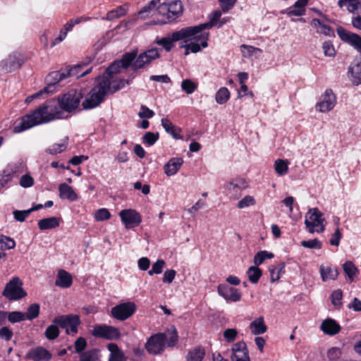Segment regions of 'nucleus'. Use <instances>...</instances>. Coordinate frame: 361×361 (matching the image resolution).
<instances>
[{
  "label": "nucleus",
  "instance_id": "obj_1",
  "mask_svg": "<svg viewBox=\"0 0 361 361\" xmlns=\"http://www.w3.org/2000/svg\"><path fill=\"white\" fill-rule=\"evenodd\" d=\"M83 93L80 90H71L57 99L47 101L30 114L20 118L13 127L14 133H20L34 126L64 118V111L71 113L79 106Z\"/></svg>",
  "mask_w": 361,
  "mask_h": 361
},
{
  "label": "nucleus",
  "instance_id": "obj_2",
  "mask_svg": "<svg viewBox=\"0 0 361 361\" xmlns=\"http://www.w3.org/2000/svg\"><path fill=\"white\" fill-rule=\"evenodd\" d=\"M124 80H121L116 85L110 87V80L108 78H98V82L87 94L82 102V106L85 109H90L99 106L104 99L108 93H114L119 89L125 86Z\"/></svg>",
  "mask_w": 361,
  "mask_h": 361
},
{
  "label": "nucleus",
  "instance_id": "obj_3",
  "mask_svg": "<svg viewBox=\"0 0 361 361\" xmlns=\"http://www.w3.org/2000/svg\"><path fill=\"white\" fill-rule=\"evenodd\" d=\"M161 49L156 47L148 49L138 54L137 49L125 54L124 62L130 66L133 71L145 68L161 56Z\"/></svg>",
  "mask_w": 361,
  "mask_h": 361
},
{
  "label": "nucleus",
  "instance_id": "obj_4",
  "mask_svg": "<svg viewBox=\"0 0 361 361\" xmlns=\"http://www.w3.org/2000/svg\"><path fill=\"white\" fill-rule=\"evenodd\" d=\"M160 18L153 20L151 25H164L174 21L183 13V4L180 0L164 1L159 4Z\"/></svg>",
  "mask_w": 361,
  "mask_h": 361
},
{
  "label": "nucleus",
  "instance_id": "obj_5",
  "mask_svg": "<svg viewBox=\"0 0 361 361\" xmlns=\"http://www.w3.org/2000/svg\"><path fill=\"white\" fill-rule=\"evenodd\" d=\"M190 27H183L179 30L173 32L168 34L166 37L159 39L158 37L154 40V43L160 45L166 51L169 52L174 47V42L180 41L185 38H190L193 36Z\"/></svg>",
  "mask_w": 361,
  "mask_h": 361
},
{
  "label": "nucleus",
  "instance_id": "obj_6",
  "mask_svg": "<svg viewBox=\"0 0 361 361\" xmlns=\"http://www.w3.org/2000/svg\"><path fill=\"white\" fill-rule=\"evenodd\" d=\"M325 219L318 208H311L305 215V224L310 233H322L325 230Z\"/></svg>",
  "mask_w": 361,
  "mask_h": 361
},
{
  "label": "nucleus",
  "instance_id": "obj_7",
  "mask_svg": "<svg viewBox=\"0 0 361 361\" xmlns=\"http://www.w3.org/2000/svg\"><path fill=\"white\" fill-rule=\"evenodd\" d=\"M184 44L180 46V48L185 49V55L187 56L191 53L196 54L200 52L202 49H204L208 46L209 34H195L192 37L185 38L182 39Z\"/></svg>",
  "mask_w": 361,
  "mask_h": 361
},
{
  "label": "nucleus",
  "instance_id": "obj_8",
  "mask_svg": "<svg viewBox=\"0 0 361 361\" xmlns=\"http://www.w3.org/2000/svg\"><path fill=\"white\" fill-rule=\"evenodd\" d=\"M3 295L9 300H20L27 295L23 288V282L17 276L13 277L5 286Z\"/></svg>",
  "mask_w": 361,
  "mask_h": 361
},
{
  "label": "nucleus",
  "instance_id": "obj_9",
  "mask_svg": "<svg viewBox=\"0 0 361 361\" xmlns=\"http://www.w3.org/2000/svg\"><path fill=\"white\" fill-rule=\"evenodd\" d=\"M53 322L66 329L68 334L74 335L78 332V326L80 324V320L78 315L68 314L55 317Z\"/></svg>",
  "mask_w": 361,
  "mask_h": 361
},
{
  "label": "nucleus",
  "instance_id": "obj_10",
  "mask_svg": "<svg viewBox=\"0 0 361 361\" xmlns=\"http://www.w3.org/2000/svg\"><path fill=\"white\" fill-rule=\"evenodd\" d=\"M137 306L134 302H121L112 307V317L119 321H125L135 312Z\"/></svg>",
  "mask_w": 361,
  "mask_h": 361
},
{
  "label": "nucleus",
  "instance_id": "obj_11",
  "mask_svg": "<svg viewBox=\"0 0 361 361\" xmlns=\"http://www.w3.org/2000/svg\"><path fill=\"white\" fill-rule=\"evenodd\" d=\"M92 334L94 337L103 338L107 340L118 339L121 336V333L118 328L102 324L95 325L92 331Z\"/></svg>",
  "mask_w": 361,
  "mask_h": 361
},
{
  "label": "nucleus",
  "instance_id": "obj_12",
  "mask_svg": "<svg viewBox=\"0 0 361 361\" xmlns=\"http://www.w3.org/2000/svg\"><path fill=\"white\" fill-rule=\"evenodd\" d=\"M336 97L331 89L325 90L320 97L319 101L317 103L316 110L325 113L331 111L336 104Z\"/></svg>",
  "mask_w": 361,
  "mask_h": 361
},
{
  "label": "nucleus",
  "instance_id": "obj_13",
  "mask_svg": "<svg viewBox=\"0 0 361 361\" xmlns=\"http://www.w3.org/2000/svg\"><path fill=\"white\" fill-rule=\"evenodd\" d=\"M119 216L126 228L137 226L142 221L140 214L135 209H123L119 212Z\"/></svg>",
  "mask_w": 361,
  "mask_h": 361
},
{
  "label": "nucleus",
  "instance_id": "obj_14",
  "mask_svg": "<svg viewBox=\"0 0 361 361\" xmlns=\"http://www.w3.org/2000/svg\"><path fill=\"white\" fill-rule=\"evenodd\" d=\"M222 13H224L222 9L216 10L212 12L209 16V22L206 23H202L195 26H190V29L193 32V35L198 34L199 32L201 34H209L208 32H205V30H209L212 28L213 26L217 25V23L219 22Z\"/></svg>",
  "mask_w": 361,
  "mask_h": 361
},
{
  "label": "nucleus",
  "instance_id": "obj_15",
  "mask_svg": "<svg viewBox=\"0 0 361 361\" xmlns=\"http://www.w3.org/2000/svg\"><path fill=\"white\" fill-rule=\"evenodd\" d=\"M165 343L164 337L161 334H157L150 336L145 344V348L149 354H161L164 350Z\"/></svg>",
  "mask_w": 361,
  "mask_h": 361
},
{
  "label": "nucleus",
  "instance_id": "obj_16",
  "mask_svg": "<svg viewBox=\"0 0 361 361\" xmlns=\"http://www.w3.org/2000/svg\"><path fill=\"white\" fill-rule=\"evenodd\" d=\"M337 34L343 42L348 43L361 53V36L356 33L347 31L342 27L337 30Z\"/></svg>",
  "mask_w": 361,
  "mask_h": 361
},
{
  "label": "nucleus",
  "instance_id": "obj_17",
  "mask_svg": "<svg viewBox=\"0 0 361 361\" xmlns=\"http://www.w3.org/2000/svg\"><path fill=\"white\" fill-rule=\"evenodd\" d=\"M159 4L160 0H151L139 11L140 18L142 19L154 18V20H157L160 18Z\"/></svg>",
  "mask_w": 361,
  "mask_h": 361
},
{
  "label": "nucleus",
  "instance_id": "obj_18",
  "mask_svg": "<svg viewBox=\"0 0 361 361\" xmlns=\"http://www.w3.org/2000/svg\"><path fill=\"white\" fill-rule=\"evenodd\" d=\"M217 291L219 295L226 300L238 302L241 299L240 292L227 284H220L218 286Z\"/></svg>",
  "mask_w": 361,
  "mask_h": 361
},
{
  "label": "nucleus",
  "instance_id": "obj_19",
  "mask_svg": "<svg viewBox=\"0 0 361 361\" xmlns=\"http://www.w3.org/2000/svg\"><path fill=\"white\" fill-rule=\"evenodd\" d=\"M231 361H250L246 343L244 341L235 343L232 347Z\"/></svg>",
  "mask_w": 361,
  "mask_h": 361
},
{
  "label": "nucleus",
  "instance_id": "obj_20",
  "mask_svg": "<svg viewBox=\"0 0 361 361\" xmlns=\"http://www.w3.org/2000/svg\"><path fill=\"white\" fill-rule=\"evenodd\" d=\"M125 54L122 56V58L119 61H114L105 71V75L102 77H98V78H106L109 79L110 85L112 82H114L113 80L114 75L120 72V69L121 68L126 69L130 67V66H126L124 62Z\"/></svg>",
  "mask_w": 361,
  "mask_h": 361
},
{
  "label": "nucleus",
  "instance_id": "obj_21",
  "mask_svg": "<svg viewBox=\"0 0 361 361\" xmlns=\"http://www.w3.org/2000/svg\"><path fill=\"white\" fill-rule=\"evenodd\" d=\"M26 357L32 361H49L51 358V353L43 347H36L30 350Z\"/></svg>",
  "mask_w": 361,
  "mask_h": 361
},
{
  "label": "nucleus",
  "instance_id": "obj_22",
  "mask_svg": "<svg viewBox=\"0 0 361 361\" xmlns=\"http://www.w3.org/2000/svg\"><path fill=\"white\" fill-rule=\"evenodd\" d=\"M24 63L23 59L18 54L10 55L1 62L2 68L7 72H11L20 68Z\"/></svg>",
  "mask_w": 361,
  "mask_h": 361
},
{
  "label": "nucleus",
  "instance_id": "obj_23",
  "mask_svg": "<svg viewBox=\"0 0 361 361\" xmlns=\"http://www.w3.org/2000/svg\"><path fill=\"white\" fill-rule=\"evenodd\" d=\"M308 1L309 0H298L292 6L286 11H281V13L286 14L288 16H302L305 13V7Z\"/></svg>",
  "mask_w": 361,
  "mask_h": 361
},
{
  "label": "nucleus",
  "instance_id": "obj_24",
  "mask_svg": "<svg viewBox=\"0 0 361 361\" xmlns=\"http://www.w3.org/2000/svg\"><path fill=\"white\" fill-rule=\"evenodd\" d=\"M348 73L353 84H361V59L354 60L348 68Z\"/></svg>",
  "mask_w": 361,
  "mask_h": 361
},
{
  "label": "nucleus",
  "instance_id": "obj_25",
  "mask_svg": "<svg viewBox=\"0 0 361 361\" xmlns=\"http://www.w3.org/2000/svg\"><path fill=\"white\" fill-rule=\"evenodd\" d=\"M320 329L325 334L334 336L340 331L341 326L334 319L327 318L322 322Z\"/></svg>",
  "mask_w": 361,
  "mask_h": 361
},
{
  "label": "nucleus",
  "instance_id": "obj_26",
  "mask_svg": "<svg viewBox=\"0 0 361 361\" xmlns=\"http://www.w3.org/2000/svg\"><path fill=\"white\" fill-rule=\"evenodd\" d=\"M183 164V160L180 157H173L164 165V173L167 176L175 175Z\"/></svg>",
  "mask_w": 361,
  "mask_h": 361
},
{
  "label": "nucleus",
  "instance_id": "obj_27",
  "mask_svg": "<svg viewBox=\"0 0 361 361\" xmlns=\"http://www.w3.org/2000/svg\"><path fill=\"white\" fill-rule=\"evenodd\" d=\"M73 283V277L71 274L63 269H59L57 273L55 285L62 288H68Z\"/></svg>",
  "mask_w": 361,
  "mask_h": 361
},
{
  "label": "nucleus",
  "instance_id": "obj_28",
  "mask_svg": "<svg viewBox=\"0 0 361 361\" xmlns=\"http://www.w3.org/2000/svg\"><path fill=\"white\" fill-rule=\"evenodd\" d=\"M59 191V197L61 199L68 200L71 202L76 201L78 199V196L73 188L66 183L60 184Z\"/></svg>",
  "mask_w": 361,
  "mask_h": 361
},
{
  "label": "nucleus",
  "instance_id": "obj_29",
  "mask_svg": "<svg viewBox=\"0 0 361 361\" xmlns=\"http://www.w3.org/2000/svg\"><path fill=\"white\" fill-rule=\"evenodd\" d=\"M240 48L243 57L248 59H259L262 54L261 49L253 46L242 44Z\"/></svg>",
  "mask_w": 361,
  "mask_h": 361
},
{
  "label": "nucleus",
  "instance_id": "obj_30",
  "mask_svg": "<svg viewBox=\"0 0 361 361\" xmlns=\"http://www.w3.org/2000/svg\"><path fill=\"white\" fill-rule=\"evenodd\" d=\"M249 328L251 333L254 335L263 334L267 331V326L262 317L254 319L250 324Z\"/></svg>",
  "mask_w": 361,
  "mask_h": 361
},
{
  "label": "nucleus",
  "instance_id": "obj_31",
  "mask_svg": "<svg viewBox=\"0 0 361 361\" xmlns=\"http://www.w3.org/2000/svg\"><path fill=\"white\" fill-rule=\"evenodd\" d=\"M338 5L340 8L345 7L353 14L361 10V0H339Z\"/></svg>",
  "mask_w": 361,
  "mask_h": 361
},
{
  "label": "nucleus",
  "instance_id": "obj_32",
  "mask_svg": "<svg viewBox=\"0 0 361 361\" xmlns=\"http://www.w3.org/2000/svg\"><path fill=\"white\" fill-rule=\"evenodd\" d=\"M164 337V342L166 343L169 347H173L176 345L178 341V332L174 326H171L164 333H160Z\"/></svg>",
  "mask_w": 361,
  "mask_h": 361
},
{
  "label": "nucleus",
  "instance_id": "obj_33",
  "mask_svg": "<svg viewBox=\"0 0 361 361\" xmlns=\"http://www.w3.org/2000/svg\"><path fill=\"white\" fill-rule=\"evenodd\" d=\"M110 351L109 361H126V357L123 352L118 348L116 343H109L107 346Z\"/></svg>",
  "mask_w": 361,
  "mask_h": 361
},
{
  "label": "nucleus",
  "instance_id": "obj_34",
  "mask_svg": "<svg viewBox=\"0 0 361 361\" xmlns=\"http://www.w3.org/2000/svg\"><path fill=\"white\" fill-rule=\"evenodd\" d=\"M161 126L166 132L169 133L173 138L176 140L181 139L180 135V128L175 126L169 119L162 118Z\"/></svg>",
  "mask_w": 361,
  "mask_h": 361
},
{
  "label": "nucleus",
  "instance_id": "obj_35",
  "mask_svg": "<svg viewBox=\"0 0 361 361\" xmlns=\"http://www.w3.org/2000/svg\"><path fill=\"white\" fill-rule=\"evenodd\" d=\"M311 25L317 30L318 33L323 34L326 36L333 35V30L331 27L319 19L314 18L311 22Z\"/></svg>",
  "mask_w": 361,
  "mask_h": 361
},
{
  "label": "nucleus",
  "instance_id": "obj_36",
  "mask_svg": "<svg viewBox=\"0 0 361 361\" xmlns=\"http://www.w3.org/2000/svg\"><path fill=\"white\" fill-rule=\"evenodd\" d=\"M92 68L85 67L83 65H77L72 67L67 73L68 76L75 77L79 78L83 77L90 73Z\"/></svg>",
  "mask_w": 361,
  "mask_h": 361
},
{
  "label": "nucleus",
  "instance_id": "obj_37",
  "mask_svg": "<svg viewBox=\"0 0 361 361\" xmlns=\"http://www.w3.org/2000/svg\"><path fill=\"white\" fill-rule=\"evenodd\" d=\"M204 355V349L202 347H196L188 351L185 358L187 361H202Z\"/></svg>",
  "mask_w": 361,
  "mask_h": 361
},
{
  "label": "nucleus",
  "instance_id": "obj_38",
  "mask_svg": "<svg viewBox=\"0 0 361 361\" xmlns=\"http://www.w3.org/2000/svg\"><path fill=\"white\" fill-rule=\"evenodd\" d=\"M320 274L324 281L335 280L338 275L336 269H332L330 267H325L324 265L320 266Z\"/></svg>",
  "mask_w": 361,
  "mask_h": 361
},
{
  "label": "nucleus",
  "instance_id": "obj_39",
  "mask_svg": "<svg viewBox=\"0 0 361 361\" xmlns=\"http://www.w3.org/2000/svg\"><path fill=\"white\" fill-rule=\"evenodd\" d=\"M59 226V219L54 216L45 218L38 221V226L41 230L51 229L56 228Z\"/></svg>",
  "mask_w": 361,
  "mask_h": 361
},
{
  "label": "nucleus",
  "instance_id": "obj_40",
  "mask_svg": "<svg viewBox=\"0 0 361 361\" xmlns=\"http://www.w3.org/2000/svg\"><path fill=\"white\" fill-rule=\"evenodd\" d=\"M231 93L227 87H220L215 94V102L218 104H224L230 99Z\"/></svg>",
  "mask_w": 361,
  "mask_h": 361
},
{
  "label": "nucleus",
  "instance_id": "obj_41",
  "mask_svg": "<svg viewBox=\"0 0 361 361\" xmlns=\"http://www.w3.org/2000/svg\"><path fill=\"white\" fill-rule=\"evenodd\" d=\"M80 361H101L99 350L92 349L82 353L80 355Z\"/></svg>",
  "mask_w": 361,
  "mask_h": 361
},
{
  "label": "nucleus",
  "instance_id": "obj_42",
  "mask_svg": "<svg viewBox=\"0 0 361 361\" xmlns=\"http://www.w3.org/2000/svg\"><path fill=\"white\" fill-rule=\"evenodd\" d=\"M247 187L246 182L243 179H235L226 185V189L230 192H238Z\"/></svg>",
  "mask_w": 361,
  "mask_h": 361
},
{
  "label": "nucleus",
  "instance_id": "obj_43",
  "mask_svg": "<svg viewBox=\"0 0 361 361\" xmlns=\"http://www.w3.org/2000/svg\"><path fill=\"white\" fill-rule=\"evenodd\" d=\"M343 271L348 276L350 282H353L355 276L358 274V269L357 267L352 262L348 261L343 264Z\"/></svg>",
  "mask_w": 361,
  "mask_h": 361
},
{
  "label": "nucleus",
  "instance_id": "obj_44",
  "mask_svg": "<svg viewBox=\"0 0 361 361\" xmlns=\"http://www.w3.org/2000/svg\"><path fill=\"white\" fill-rule=\"evenodd\" d=\"M274 168L279 176H284L288 170V161L287 160L278 159L274 161Z\"/></svg>",
  "mask_w": 361,
  "mask_h": 361
},
{
  "label": "nucleus",
  "instance_id": "obj_45",
  "mask_svg": "<svg viewBox=\"0 0 361 361\" xmlns=\"http://www.w3.org/2000/svg\"><path fill=\"white\" fill-rule=\"evenodd\" d=\"M258 266L250 267L247 270V275L248 276L249 281L252 283H256L259 280L262 272V270L257 267Z\"/></svg>",
  "mask_w": 361,
  "mask_h": 361
},
{
  "label": "nucleus",
  "instance_id": "obj_46",
  "mask_svg": "<svg viewBox=\"0 0 361 361\" xmlns=\"http://www.w3.org/2000/svg\"><path fill=\"white\" fill-rule=\"evenodd\" d=\"M67 77H68L67 73L55 71V72L51 73L48 75V77L47 78V81L49 82L48 85L51 84L56 89L55 85L56 83L59 82L60 81H61L62 80L66 78Z\"/></svg>",
  "mask_w": 361,
  "mask_h": 361
},
{
  "label": "nucleus",
  "instance_id": "obj_47",
  "mask_svg": "<svg viewBox=\"0 0 361 361\" xmlns=\"http://www.w3.org/2000/svg\"><path fill=\"white\" fill-rule=\"evenodd\" d=\"M54 87L51 84L47 85V86H46L42 90L27 97L25 99V102L27 104H30L34 99L39 98L44 93L50 94L54 93Z\"/></svg>",
  "mask_w": 361,
  "mask_h": 361
},
{
  "label": "nucleus",
  "instance_id": "obj_48",
  "mask_svg": "<svg viewBox=\"0 0 361 361\" xmlns=\"http://www.w3.org/2000/svg\"><path fill=\"white\" fill-rule=\"evenodd\" d=\"M197 88V84L190 79L183 80L181 82V89L188 94H192Z\"/></svg>",
  "mask_w": 361,
  "mask_h": 361
},
{
  "label": "nucleus",
  "instance_id": "obj_49",
  "mask_svg": "<svg viewBox=\"0 0 361 361\" xmlns=\"http://www.w3.org/2000/svg\"><path fill=\"white\" fill-rule=\"evenodd\" d=\"M14 171L11 169H5L0 176V190L4 188L13 178Z\"/></svg>",
  "mask_w": 361,
  "mask_h": 361
},
{
  "label": "nucleus",
  "instance_id": "obj_50",
  "mask_svg": "<svg viewBox=\"0 0 361 361\" xmlns=\"http://www.w3.org/2000/svg\"><path fill=\"white\" fill-rule=\"evenodd\" d=\"M274 257L272 252L266 250L258 252L254 257V263L256 266H259L263 263L266 259H271Z\"/></svg>",
  "mask_w": 361,
  "mask_h": 361
},
{
  "label": "nucleus",
  "instance_id": "obj_51",
  "mask_svg": "<svg viewBox=\"0 0 361 361\" xmlns=\"http://www.w3.org/2000/svg\"><path fill=\"white\" fill-rule=\"evenodd\" d=\"M16 246L15 241L10 237L0 235V250L13 249Z\"/></svg>",
  "mask_w": 361,
  "mask_h": 361
},
{
  "label": "nucleus",
  "instance_id": "obj_52",
  "mask_svg": "<svg viewBox=\"0 0 361 361\" xmlns=\"http://www.w3.org/2000/svg\"><path fill=\"white\" fill-rule=\"evenodd\" d=\"M126 11L127 9L126 6H119L116 9L108 12L106 16V20H113L114 19L123 16L126 14Z\"/></svg>",
  "mask_w": 361,
  "mask_h": 361
},
{
  "label": "nucleus",
  "instance_id": "obj_53",
  "mask_svg": "<svg viewBox=\"0 0 361 361\" xmlns=\"http://www.w3.org/2000/svg\"><path fill=\"white\" fill-rule=\"evenodd\" d=\"M67 140L68 139L66 138V140L61 143H55L52 145L47 149V151L51 154H56L63 152L67 147Z\"/></svg>",
  "mask_w": 361,
  "mask_h": 361
},
{
  "label": "nucleus",
  "instance_id": "obj_54",
  "mask_svg": "<svg viewBox=\"0 0 361 361\" xmlns=\"http://www.w3.org/2000/svg\"><path fill=\"white\" fill-rule=\"evenodd\" d=\"M39 314V305L37 303L31 305L25 314V319L32 320L37 318Z\"/></svg>",
  "mask_w": 361,
  "mask_h": 361
},
{
  "label": "nucleus",
  "instance_id": "obj_55",
  "mask_svg": "<svg viewBox=\"0 0 361 361\" xmlns=\"http://www.w3.org/2000/svg\"><path fill=\"white\" fill-rule=\"evenodd\" d=\"M164 266V260L157 259L156 262L152 264V269L148 271V274L149 276H152L153 274H160L162 273Z\"/></svg>",
  "mask_w": 361,
  "mask_h": 361
},
{
  "label": "nucleus",
  "instance_id": "obj_56",
  "mask_svg": "<svg viewBox=\"0 0 361 361\" xmlns=\"http://www.w3.org/2000/svg\"><path fill=\"white\" fill-rule=\"evenodd\" d=\"M300 245L306 248L310 249H321L322 247V242L317 238L309 240H302L300 242Z\"/></svg>",
  "mask_w": 361,
  "mask_h": 361
},
{
  "label": "nucleus",
  "instance_id": "obj_57",
  "mask_svg": "<svg viewBox=\"0 0 361 361\" xmlns=\"http://www.w3.org/2000/svg\"><path fill=\"white\" fill-rule=\"evenodd\" d=\"M44 335L49 340H54L59 335V330L56 324L49 326L45 332Z\"/></svg>",
  "mask_w": 361,
  "mask_h": 361
},
{
  "label": "nucleus",
  "instance_id": "obj_58",
  "mask_svg": "<svg viewBox=\"0 0 361 361\" xmlns=\"http://www.w3.org/2000/svg\"><path fill=\"white\" fill-rule=\"evenodd\" d=\"M89 19V18L83 16L77 18L75 19H71L64 25L62 30H64L66 33H68V32L71 31L75 25H78L84 21H87Z\"/></svg>",
  "mask_w": 361,
  "mask_h": 361
},
{
  "label": "nucleus",
  "instance_id": "obj_59",
  "mask_svg": "<svg viewBox=\"0 0 361 361\" xmlns=\"http://www.w3.org/2000/svg\"><path fill=\"white\" fill-rule=\"evenodd\" d=\"M94 217L97 221H102L109 219L111 214L107 209L102 208L94 212Z\"/></svg>",
  "mask_w": 361,
  "mask_h": 361
},
{
  "label": "nucleus",
  "instance_id": "obj_60",
  "mask_svg": "<svg viewBox=\"0 0 361 361\" xmlns=\"http://www.w3.org/2000/svg\"><path fill=\"white\" fill-rule=\"evenodd\" d=\"M342 354L341 349L338 347L329 348L326 353L328 359L331 361H338Z\"/></svg>",
  "mask_w": 361,
  "mask_h": 361
},
{
  "label": "nucleus",
  "instance_id": "obj_61",
  "mask_svg": "<svg viewBox=\"0 0 361 361\" xmlns=\"http://www.w3.org/2000/svg\"><path fill=\"white\" fill-rule=\"evenodd\" d=\"M159 139V133H154L152 132H147L142 137V142L144 144L148 145L149 146L153 145Z\"/></svg>",
  "mask_w": 361,
  "mask_h": 361
},
{
  "label": "nucleus",
  "instance_id": "obj_62",
  "mask_svg": "<svg viewBox=\"0 0 361 361\" xmlns=\"http://www.w3.org/2000/svg\"><path fill=\"white\" fill-rule=\"evenodd\" d=\"M256 202L254 197L251 195H246L238 202V207L239 209H244L250 206L255 204Z\"/></svg>",
  "mask_w": 361,
  "mask_h": 361
},
{
  "label": "nucleus",
  "instance_id": "obj_63",
  "mask_svg": "<svg viewBox=\"0 0 361 361\" xmlns=\"http://www.w3.org/2000/svg\"><path fill=\"white\" fill-rule=\"evenodd\" d=\"M237 0H219V4L224 13L231 11L235 5Z\"/></svg>",
  "mask_w": 361,
  "mask_h": 361
},
{
  "label": "nucleus",
  "instance_id": "obj_64",
  "mask_svg": "<svg viewBox=\"0 0 361 361\" xmlns=\"http://www.w3.org/2000/svg\"><path fill=\"white\" fill-rule=\"evenodd\" d=\"M322 49L324 51V54L326 56H334L336 54V51L334 49V45L330 41H326L323 43Z\"/></svg>",
  "mask_w": 361,
  "mask_h": 361
}]
</instances>
